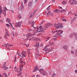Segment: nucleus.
<instances>
[{"label":"nucleus","instance_id":"a211bd4d","mask_svg":"<svg viewBox=\"0 0 77 77\" xmlns=\"http://www.w3.org/2000/svg\"><path fill=\"white\" fill-rule=\"evenodd\" d=\"M39 45V42H38V43H36L35 46V47H38Z\"/></svg>","mask_w":77,"mask_h":77},{"label":"nucleus","instance_id":"e433bc0d","mask_svg":"<svg viewBox=\"0 0 77 77\" xmlns=\"http://www.w3.org/2000/svg\"><path fill=\"white\" fill-rule=\"evenodd\" d=\"M18 34L16 32L15 34H14V35H15V36H17V35H18Z\"/></svg>","mask_w":77,"mask_h":77},{"label":"nucleus","instance_id":"09e8293b","mask_svg":"<svg viewBox=\"0 0 77 77\" xmlns=\"http://www.w3.org/2000/svg\"><path fill=\"white\" fill-rule=\"evenodd\" d=\"M47 47H48L47 46V45L46 46L44 47V50H45V48H47Z\"/></svg>","mask_w":77,"mask_h":77},{"label":"nucleus","instance_id":"72a5a7b5","mask_svg":"<svg viewBox=\"0 0 77 77\" xmlns=\"http://www.w3.org/2000/svg\"><path fill=\"white\" fill-rule=\"evenodd\" d=\"M4 11L6 12V10H7V8H6V7H5V8L4 9Z\"/></svg>","mask_w":77,"mask_h":77},{"label":"nucleus","instance_id":"ea45409f","mask_svg":"<svg viewBox=\"0 0 77 77\" xmlns=\"http://www.w3.org/2000/svg\"><path fill=\"white\" fill-rule=\"evenodd\" d=\"M50 8V7H48L47 8V10L48 11H49V9Z\"/></svg>","mask_w":77,"mask_h":77},{"label":"nucleus","instance_id":"b1692460","mask_svg":"<svg viewBox=\"0 0 77 77\" xmlns=\"http://www.w3.org/2000/svg\"><path fill=\"white\" fill-rule=\"evenodd\" d=\"M73 3L75 5H77V1L74 0L73 1Z\"/></svg>","mask_w":77,"mask_h":77},{"label":"nucleus","instance_id":"a878e982","mask_svg":"<svg viewBox=\"0 0 77 77\" xmlns=\"http://www.w3.org/2000/svg\"><path fill=\"white\" fill-rule=\"evenodd\" d=\"M49 44L53 45H54V42H52V43H49Z\"/></svg>","mask_w":77,"mask_h":77},{"label":"nucleus","instance_id":"c85d7f7f","mask_svg":"<svg viewBox=\"0 0 77 77\" xmlns=\"http://www.w3.org/2000/svg\"><path fill=\"white\" fill-rule=\"evenodd\" d=\"M5 26H8V27H10V25H9V24H6Z\"/></svg>","mask_w":77,"mask_h":77},{"label":"nucleus","instance_id":"1a4fd4ad","mask_svg":"<svg viewBox=\"0 0 77 77\" xmlns=\"http://www.w3.org/2000/svg\"><path fill=\"white\" fill-rule=\"evenodd\" d=\"M51 51V49L50 48H47L46 49L45 51L46 53H49V52H50Z\"/></svg>","mask_w":77,"mask_h":77},{"label":"nucleus","instance_id":"13d9d810","mask_svg":"<svg viewBox=\"0 0 77 77\" xmlns=\"http://www.w3.org/2000/svg\"><path fill=\"white\" fill-rule=\"evenodd\" d=\"M35 35V33H34L33 34H31V36H33L34 35Z\"/></svg>","mask_w":77,"mask_h":77},{"label":"nucleus","instance_id":"a18cd8bd","mask_svg":"<svg viewBox=\"0 0 77 77\" xmlns=\"http://www.w3.org/2000/svg\"><path fill=\"white\" fill-rule=\"evenodd\" d=\"M42 26H41L39 27V28L40 29H42Z\"/></svg>","mask_w":77,"mask_h":77},{"label":"nucleus","instance_id":"6ab92c4d","mask_svg":"<svg viewBox=\"0 0 77 77\" xmlns=\"http://www.w3.org/2000/svg\"><path fill=\"white\" fill-rule=\"evenodd\" d=\"M54 12H56V13H58V9H55L54 10Z\"/></svg>","mask_w":77,"mask_h":77},{"label":"nucleus","instance_id":"58836bf2","mask_svg":"<svg viewBox=\"0 0 77 77\" xmlns=\"http://www.w3.org/2000/svg\"><path fill=\"white\" fill-rule=\"evenodd\" d=\"M20 62L21 63H24V62H23V61H22V60H20Z\"/></svg>","mask_w":77,"mask_h":77},{"label":"nucleus","instance_id":"aec40b11","mask_svg":"<svg viewBox=\"0 0 77 77\" xmlns=\"http://www.w3.org/2000/svg\"><path fill=\"white\" fill-rule=\"evenodd\" d=\"M47 26H46L45 25V26L44 27H43L42 28V30L43 31H44L45 30V29H47Z\"/></svg>","mask_w":77,"mask_h":77},{"label":"nucleus","instance_id":"ddd939ff","mask_svg":"<svg viewBox=\"0 0 77 77\" xmlns=\"http://www.w3.org/2000/svg\"><path fill=\"white\" fill-rule=\"evenodd\" d=\"M23 68V65H21L20 67V66L19 69H20V71H22Z\"/></svg>","mask_w":77,"mask_h":77},{"label":"nucleus","instance_id":"a19ab883","mask_svg":"<svg viewBox=\"0 0 77 77\" xmlns=\"http://www.w3.org/2000/svg\"><path fill=\"white\" fill-rule=\"evenodd\" d=\"M63 21H66V20L65 19H62Z\"/></svg>","mask_w":77,"mask_h":77},{"label":"nucleus","instance_id":"6e6d98bb","mask_svg":"<svg viewBox=\"0 0 77 77\" xmlns=\"http://www.w3.org/2000/svg\"><path fill=\"white\" fill-rule=\"evenodd\" d=\"M54 41H56L57 40V38H54Z\"/></svg>","mask_w":77,"mask_h":77},{"label":"nucleus","instance_id":"69168bd1","mask_svg":"<svg viewBox=\"0 0 77 77\" xmlns=\"http://www.w3.org/2000/svg\"><path fill=\"white\" fill-rule=\"evenodd\" d=\"M36 55H37V56H39V54H36Z\"/></svg>","mask_w":77,"mask_h":77},{"label":"nucleus","instance_id":"e2e57ef3","mask_svg":"<svg viewBox=\"0 0 77 77\" xmlns=\"http://www.w3.org/2000/svg\"><path fill=\"white\" fill-rule=\"evenodd\" d=\"M71 2V0H70L69 1V3H70V2Z\"/></svg>","mask_w":77,"mask_h":77},{"label":"nucleus","instance_id":"79ce46f5","mask_svg":"<svg viewBox=\"0 0 77 77\" xmlns=\"http://www.w3.org/2000/svg\"><path fill=\"white\" fill-rule=\"evenodd\" d=\"M43 23H44V20H42V22H41V24H40V25H41L42 24H43Z\"/></svg>","mask_w":77,"mask_h":77},{"label":"nucleus","instance_id":"bf43d9fd","mask_svg":"<svg viewBox=\"0 0 77 77\" xmlns=\"http://www.w3.org/2000/svg\"><path fill=\"white\" fill-rule=\"evenodd\" d=\"M37 11H38V9H36L35 11V12Z\"/></svg>","mask_w":77,"mask_h":77},{"label":"nucleus","instance_id":"3c124183","mask_svg":"<svg viewBox=\"0 0 77 77\" xmlns=\"http://www.w3.org/2000/svg\"><path fill=\"white\" fill-rule=\"evenodd\" d=\"M63 11H64V9H63L62 10H61V12H63Z\"/></svg>","mask_w":77,"mask_h":77},{"label":"nucleus","instance_id":"393cba45","mask_svg":"<svg viewBox=\"0 0 77 77\" xmlns=\"http://www.w3.org/2000/svg\"><path fill=\"white\" fill-rule=\"evenodd\" d=\"M6 36H10V34H9V33H7V32H6V34L5 35Z\"/></svg>","mask_w":77,"mask_h":77},{"label":"nucleus","instance_id":"0e129e2a","mask_svg":"<svg viewBox=\"0 0 77 77\" xmlns=\"http://www.w3.org/2000/svg\"><path fill=\"white\" fill-rule=\"evenodd\" d=\"M17 54H18V55H20V54H19V53L17 52Z\"/></svg>","mask_w":77,"mask_h":77},{"label":"nucleus","instance_id":"2f4dec72","mask_svg":"<svg viewBox=\"0 0 77 77\" xmlns=\"http://www.w3.org/2000/svg\"><path fill=\"white\" fill-rule=\"evenodd\" d=\"M24 45H26L27 47H29V44H27V45H26V44H24Z\"/></svg>","mask_w":77,"mask_h":77},{"label":"nucleus","instance_id":"f257e3e1","mask_svg":"<svg viewBox=\"0 0 77 77\" xmlns=\"http://www.w3.org/2000/svg\"><path fill=\"white\" fill-rule=\"evenodd\" d=\"M54 26L55 28H56L58 29L59 28L62 29L63 28V24L61 23H58L57 24L55 23L54 25Z\"/></svg>","mask_w":77,"mask_h":77},{"label":"nucleus","instance_id":"423d86ee","mask_svg":"<svg viewBox=\"0 0 77 77\" xmlns=\"http://www.w3.org/2000/svg\"><path fill=\"white\" fill-rule=\"evenodd\" d=\"M36 67H35L34 69L32 71V72H36V70L37 71L39 70V69H38V67L37 66H36Z\"/></svg>","mask_w":77,"mask_h":77},{"label":"nucleus","instance_id":"603ef678","mask_svg":"<svg viewBox=\"0 0 77 77\" xmlns=\"http://www.w3.org/2000/svg\"><path fill=\"white\" fill-rule=\"evenodd\" d=\"M6 36H6V35H5L4 36V37L5 38H6V39H8V38L7 37H6Z\"/></svg>","mask_w":77,"mask_h":77},{"label":"nucleus","instance_id":"7ed1b4c3","mask_svg":"<svg viewBox=\"0 0 77 77\" xmlns=\"http://www.w3.org/2000/svg\"><path fill=\"white\" fill-rule=\"evenodd\" d=\"M18 9L19 11H21L23 9H24V4L23 2L21 3V6L20 7H18Z\"/></svg>","mask_w":77,"mask_h":77},{"label":"nucleus","instance_id":"9b49d317","mask_svg":"<svg viewBox=\"0 0 77 77\" xmlns=\"http://www.w3.org/2000/svg\"><path fill=\"white\" fill-rule=\"evenodd\" d=\"M46 27H48L49 26H52V24L50 23H47L45 25Z\"/></svg>","mask_w":77,"mask_h":77},{"label":"nucleus","instance_id":"864d4df0","mask_svg":"<svg viewBox=\"0 0 77 77\" xmlns=\"http://www.w3.org/2000/svg\"><path fill=\"white\" fill-rule=\"evenodd\" d=\"M0 21L1 22H2V23H3V20H2L0 19Z\"/></svg>","mask_w":77,"mask_h":77},{"label":"nucleus","instance_id":"c756f323","mask_svg":"<svg viewBox=\"0 0 77 77\" xmlns=\"http://www.w3.org/2000/svg\"><path fill=\"white\" fill-rule=\"evenodd\" d=\"M21 54L23 56V57H26V55L25 54H23V53H21Z\"/></svg>","mask_w":77,"mask_h":77},{"label":"nucleus","instance_id":"20e7f679","mask_svg":"<svg viewBox=\"0 0 77 77\" xmlns=\"http://www.w3.org/2000/svg\"><path fill=\"white\" fill-rule=\"evenodd\" d=\"M16 25H15V27H21V25L22 24V23L21 22H19L16 23Z\"/></svg>","mask_w":77,"mask_h":77},{"label":"nucleus","instance_id":"4d7b16f0","mask_svg":"<svg viewBox=\"0 0 77 77\" xmlns=\"http://www.w3.org/2000/svg\"><path fill=\"white\" fill-rule=\"evenodd\" d=\"M75 73H77V70H75Z\"/></svg>","mask_w":77,"mask_h":77},{"label":"nucleus","instance_id":"4be33fe9","mask_svg":"<svg viewBox=\"0 0 77 77\" xmlns=\"http://www.w3.org/2000/svg\"><path fill=\"white\" fill-rule=\"evenodd\" d=\"M4 75H5V77H7L10 74V73L8 75H7V73H3Z\"/></svg>","mask_w":77,"mask_h":77},{"label":"nucleus","instance_id":"bb28decb","mask_svg":"<svg viewBox=\"0 0 77 77\" xmlns=\"http://www.w3.org/2000/svg\"><path fill=\"white\" fill-rule=\"evenodd\" d=\"M30 33H29L28 34V35L26 36V37L27 38H29V37L30 36Z\"/></svg>","mask_w":77,"mask_h":77},{"label":"nucleus","instance_id":"f03ea898","mask_svg":"<svg viewBox=\"0 0 77 77\" xmlns=\"http://www.w3.org/2000/svg\"><path fill=\"white\" fill-rule=\"evenodd\" d=\"M56 32H57L56 34V35H55V36H60L61 34H62L63 32V31L62 30H56L54 32H53L52 33H55Z\"/></svg>","mask_w":77,"mask_h":77},{"label":"nucleus","instance_id":"412c9836","mask_svg":"<svg viewBox=\"0 0 77 77\" xmlns=\"http://www.w3.org/2000/svg\"><path fill=\"white\" fill-rule=\"evenodd\" d=\"M43 70H44V69H39V71L40 72H41H41H42V71H43Z\"/></svg>","mask_w":77,"mask_h":77},{"label":"nucleus","instance_id":"37998d69","mask_svg":"<svg viewBox=\"0 0 77 77\" xmlns=\"http://www.w3.org/2000/svg\"><path fill=\"white\" fill-rule=\"evenodd\" d=\"M74 2H71V3H70V5H74Z\"/></svg>","mask_w":77,"mask_h":77},{"label":"nucleus","instance_id":"5701e85b","mask_svg":"<svg viewBox=\"0 0 77 77\" xmlns=\"http://www.w3.org/2000/svg\"><path fill=\"white\" fill-rule=\"evenodd\" d=\"M2 14H4V17H5L6 16V11H2Z\"/></svg>","mask_w":77,"mask_h":77},{"label":"nucleus","instance_id":"49530a36","mask_svg":"<svg viewBox=\"0 0 77 77\" xmlns=\"http://www.w3.org/2000/svg\"><path fill=\"white\" fill-rule=\"evenodd\" d=\"M35 12H35L34 11L33 13V14L32 15V17H33L34 16V14H35Z\"/></svg>","mask_w":77,"mask_h":77},{"label":"nucleus","instance_id":"c9c22d12","mask_svg":"<svg viewBox=\"0 0 77 77\" xmlns=\"http://www.w3.org/2000/svg\"><path fill=\"white\" fill-rule=\"evenodd\" d=\"M31 31H32V30L31 29H29V30L28 31V32H31Z\"/></svg>","mask_w":77,"mask_h":77},{"label":"nucleus","instance_id":"f8f14e48","mask_svg":"<svg viewBox=\"0 0 77 77\" xmlns=\"http://www.w3.org/2000/svg\"><path fill=\"white\" fill-rule=\"evenodd\" d=\"M6 21H7V22H8V23H9V24L10 23H11V20L9 19L8 18H7L6 19Z\"/></svg>","mask_w":77,"mask_h":77},{"label":"nucleus","instance_id":"cd10ccee","mask_svg":"<svg viewBox=\"0 0 77 77\" xmlns=\"http://www.w3.org/2000/svg\"><path fill=\"white\" fill-rule=\"evenodd\" d=\"M23 2H24V4L25 5L27 3V0H24Z\"/></svg>","mask_w":77,"mask_h":77},{"label":"nucleus","instance_id":"473e14b6","mask_svg":"<svg viewBox=\"0 0 77 77\" xmlns=\"http://www.w3.org/2000/svg\"><path fill=\"white\" fill-rule=\"evenodd\" d=\"M61 10H58V13H61Z\"/></svg>","mask_w":77,"mask_h":77},{"label":"nucleus","instance_id":"dca6fc26","mask_svg":"<svg viewBox=\"0 0 77 77\" xmlns=\"http://www.w3.org/2000/svg\"><path fill=\"white\" fill-rule=\"evenodd\" d=\"M51 12H50V11H49L48 12L47 14V16L48 17L49 15H51Z\"/></svg>","mask_w":77,"mask_h":77},{"label":"nucleus","instance_id":"4c0bfd02","mask_svg":"<svg viewBox=\"0 0 77 77\" xmlns=\"http://www.w3.org/2000/svg\"><path fill=\"white\" fill-rule=\"evenodd\" d=\"M14 32H11V34H12V36L13 37H14Z\"/></svg>","mask_w":77,"mask_h":77},{"label":"nucleus","instance_id":"052dcab7","mask_svg":"<svg viewBox=\"0 0 77 77\" xmlns=\"http://www.w3.org/2000/svg\"><path fill=\"white\" fill-rule=\"evenodd\" d=\"M17 57H16L15 59L14 60V63H15V61H16Z\"/></svg>","mask_w":77,"mask_h":77},{"label":"nucleus","instance_id":"9d476101","mask_svg":"<svg viewBox=\"0 0 77 77\" xmlns=\"http://www.w3.org/2000/svg\"><path fill=\"white\" fill-rule=\"evenodd\" d=\"M63 48L65 50H67V49H68V46L64 45L63 46Z\"/></svg>","mask_w":77,"mask_h":77},{"label":"nucleus","instance_id":"4468645a","mask_svg":"<svg viewBox=\"0 0 77 77\" xmlns=\"http://www.w3.org/2000/svg\"><path fill=\"white\" fill-rule=\"evenodd\" d=\"M31 24L32 27H33L34 26V25L35 24V22L33 21L31 22Z\"/></svg>","mask_w":77,"mask_h":77},{"label":"nucleus","instance_id":"6e6552de","mask_svg":"<svg viewBox=\"0 0 77 77\" xmlns=\"http://www.w3.org/2000/svg\"><path fill=\"white\" fill-rule=\"evenodd\" d=\"M32 2H29L28 3V7H29V8H30V7H32Z\"/></svg>","mask_w":77,"mask_h":77},{"label":"nucleus","instance_id":"de8ad7c7","mask_svg":"<svg viewBox=\"0 0 77 77\" xmlns=\"http://www.w3.org/2000/svg\"><path fill=\"white\" fill-rule=\"evenodd\" d=\"M9 24H10V26H11V27H13V26L12 25V23H10Z\"/></svg>","mask_w":77,"mask_h":77},{"label":"nucleus","instance_id":"c03bdc74","mask_svg":"<svg viewBox=\"0 0 77 77\" xmlns=\"http://www.w3.org/2000/svg\"><path fill=\"white\" fill-rule=\"evenodd\" d=\"M21 72H20L19 74H17V76H19L20 75H21Z\"/></svg>","mask_w":77,"mask_h":77},{"label":"nucleus","instance_id":"2eb2a0df","mask_svg":"<svg viewBox=\"0 0 77 77\" xmlns=\"http://www.w3.org/2000/svg\"><path fill=\"white\" fill-rule=\"evenodd\" d=\"M67 3V1H63V2H62V5H64L66 4Z\"/></svg>","mask_w":77,"mask_h":77},{"label":"nucleus","instance_id":"680f3d73","mask_svg":"<svg viewBox=\"0 0 77 77\" xmlns=\"http://www.w3.org/2000/svg\"><path fill=\"white\" fill-rule=\"evenodd\" d=\"M2 11V8H0V11Z\"/></svg>","mask_w":77,"mask_h":77},{"label":"nucleus","instance_id":"5fc2aeb1","mask_svg":"<svg viewBox=\"0 0 77 77\" xmlns=\"http://www.w3.org/2000/svg\"><path fill=\"white\" fill-rule=\"evenodd\" d=\"M56 1V0H53L52 1V3H53L54 2Z\"/></svg>","mask_w":77,"mask_h":77},{"label":"nucleus","instance_id":"39448f33","mask_svg":"<svg viewBox=\"0 0 77 77\" xmlns=\"http://www.w3.org/2000/svg\"><path fill=\"white\" fill-rule=\"evenodd\" d=\"M41 74L44 76H45V75H46V76H47V75H48V73L45 71H43V72H41Z\"/></svg>","mask_w":77,"mask_h":77},{"label":"nucleus","instance_id":"338daca9","mask_svg":"<svg viewBox=\"0 0 77 77\" xmlns=\"http://www.w3.org/2000/svg\"><path fill=\"white\" fill-rule=\"evenodd\" d=\"M37 1H38V0H35V3H36L37 2Z\"/></svg>","mask_w":77,"mask_h":77},{"label":"nucleus","instance_id":"774afa93","mask_svg":"<svg viewBox=\"0 0 77 77\" xmlns=\"http://www.w3.org/2000/svg\"><path fill=\"white\" fill-rule=\"evenodd\" d=\"M75 53H76V54H77V49H76V51Z\"/></svg>","mask_w":77,"mask_h":77},{"label":"nucleus","instance_id":"0eeeda50","mask_svg":"<svg viewBox=\"0 0 77 77\" xmlns=\"http://www.w3.org/2000/svg\"><path fill=\"white\" fill-rule=\"evenodd\" d=\"M6 62L4 64V70H7V69H8V67L6 66Z\"/></svg>","mask_w":77,"mask_h":77},{"label":"nucleus","instance_id":"8fccbe9b","mask_svg":"<svg viewBox=\"0 0 77 77\" xmlns=\"http://www.w3.org/2000/svg\"><path fill=\"white\" fill-rule=\"evenodd\" d=\"M71 53L72 54H74V51H71Z\"/></svg>","mask_w":77,"mask_h":77},{"label":"nucleus","instance_id":"f704fd0d","mask_svg":"<svg viewBox=\"0 0 77 77\" xmlns=\"http://www.w3.org/2000/svg\"><path fill=\"white\" fill-rule=\"evenodd\" d=\"M69 36L70 38H72V37H73V35L72 34H70Z\"/></svg>","mask_w":77,"mask_h":77},{"label":"nucleus","instance_id":"7c9ffc66","mask_svg":"<svg viewBox=\"0 0 77 77\" xmlns=\"http://www.w3.org/2000/svg\"><path fill=\"white\" fill-rule=\"evenodd\" d=\"M22 53H23V54H26V52H24L23 51H22Z\"/></svg>","mask_w":77,"mask_h":77},{"label":"nucleus","instance_id":"f3484780","mask_svg":"<svg viewBox=\"0 0 77 77\" xmlns=\"http://www.w3.org/2000/svg\"><path fill=\"white\" fill-rule=\"evenodd\" d=\"M21 14H19L17 17V18H20V19H21Z\"/></svg>","mask_w":77,"mask_h":77}]
</instances>
